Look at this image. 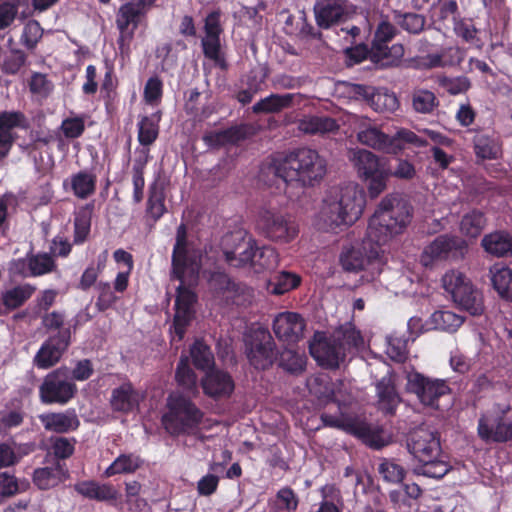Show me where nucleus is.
I'll return each instance as SVG.
<instances>
[{
    "mask_svg": "<svg viewBox=\"0 0 512 512\" xmlns=\"http://www.w3.org/2000/svg\"><path fill=\"white\" fill-rule=\"evenodd\" d=\"M413 217L411 204L398 195H387L369 220L368 236L381 246L402 234Z\"/></svg>",
    "mask_w": 512,
    "mask_h": 512,
    "instance_id": "obj_1",
    "label": "nucleus"
},
{
    "mask_svg": "<svg viewBox=\"0 0 512 512\" xmlns=\"http://www.w3.org/2000/svg\"><path fill=\"white\" fill-rule=\"evenodd\" d=\"M271 170L285 182L297 181L302 186L312 187L324 178L327 163L316 150L300 147L290 151L282 159L274 160Z\"/></svg>",
    "mask_w": 512,
    "mask_h": 512,
    "instance_id": "obj_2",
    "label": "nucleus"
},
{
    "mask_svg": "<svg viewBox=\"0 0 512 512\" xmlns=\"http://www.w3.org/2000/svg\"><path fill=\"white\" fill-rule=\"evenodd\" d=\"M407 448L421 464L415 469L417 474L440 479L449 472L450 465L440 459L442 449L437 431L427 426L413 429L407 436Z\"/></svg>",
    "mask_w": 512,
    "mask_h": 512,
    "instance_id": "obj_3",
    "label": "nucleus"
},
{
    "mask_svg": "<svg viewBox=\"0 0 512 512\" xmlns=\"http://www.w3.org/2000/svg\"><path fill=\"white\" fill-rule=\"evenodd\" d=\"M355 166L358 174L366 184L370 198H377L387 187L392 175L386 159L380 158L368 150H359L355 155ZM393 175L401 179H412L415 168L406 160H399Z\"/></svg>",
    "mask_w": 512,
    "mask_h": 512,
    "instance_id": "obj_4",
    "label": "nucleus"
},
{
    "mask_svg": "<svg viewBox=\"0 0 512 512\" xmlns=\"http://www.w3.org/2000/svg\"><path fill=\"white\" fill-rule=\"evenodd\" d=\"M366 205L363 188L356 184L341 187L335 196L324 200L322 215L331 230L354 224L362 215Z\"/></svg>",
    "mask_w": 512,
    "mask_h": 512,
    "instance_id": "obj_5",
    "label": "nucleus"
},
{
    "mask_svg": "<svg viewBox=\"0 0 512 512\" xmlns=\"http://www.w3.org/2000/svg\"><path fill=\"white\" fill-rule=\"evenodd\" d=\"M166 407L162 424L171 436L190 435L203 421V411L190 397L182 393H171L167 398Z\"/></svg>",
    "mask_w": 512,
    "mask_h": 512,
    "instance_id": "obj_6",
    "label": "nucleus"
},
{
    "mask_svg": "<svg viewBox=\"0 0 512 512\" xmlns=\"http://www.w3.org/2000/svg\"><path fill=\"white\" fill-rule=\"evenodd\" d=\"M512 406L510 403H494L480 414L477 435L486 444L512 442Z\"/></svg>",
    "mask_w": 512,
    "mask_h": 512,
    "instance_id": "obj_7",
    "label": "nucleus"
},
{
    "mask_svg": "<svg viewBox=\"0 0 512 512\" xmlns=\"http://www.w3.org/2000/svg\"><path fill=\"white\" fill-rule=\"evenodd\" d=\"M357 138L363 145L388 153L397 154L402 151L405 144L416 147H425L427 140L420 138L416 133L408 129H400L394 136H389L378 127L362 123Z\"/></svg>",
    "mask_w": 512,
    "mask_h": 512,
    "instance_id": "obj_8",
    "label": "nucleus"
},
{
    "mask_svg": "<svg viewBox=\"0 0 512 512\" xmlns=\"http://www.w3.org/2000/svg\"><path fill=\"white\" fill-rule=\"evenodd\" d=\"M243 343L248 363L255 370L265 371L276 363L279 350L267 328L249 329L244 334Z\"/></svg>",
    "mask_w": 512,
    "mask_h": 512,
    "instance_id": "obj_9",
    "label": "nucleus"
},
{
    "mask_svg": "<svg viewBox=\"0 0 512 512\" xmlns=\"http://www.w3.org/2000/svg\"><path fill=\"white\" fill-rule=\"evenodd\" d=\"M442 283L445 291L461 309L473 316L483 313L482 295L463 273L457 270L448 271L444 274Z\"/></svg>",
    "mask_w": 512,
    "mask_h": 512,
    "instance_id": "obj_10",
    "label": "nucleus"
},
{
    "mask_svg": "<svg viewBox=\"0 0 512 512\" xmlns=\"http://www.w3.org/2000/svg\"><path fill=\"white\" fill-rule=\"evenodd\" d=\"M156 0H129L120 6L116 15V25L119 30L117 39L118 49L122 57L130 53V45L134 38L142 17L145 16L147 8L152 6Z\"/></svg>",
    "mask_w": 512,
    "mask_h": 512,
    "instance_id": "obj_11",
    "label": "nucleus"
},
{
    "mask_svg": "<svg viewBox=\"0 0 512 512\" xmlns=\"http://www.w3.org/2000/svg\"><path fill=\"white\" fill-rule=\"evenodd\" d=\"M199 272H196L195 278L185 273L182 278L176 279L179 285L176 288L175 314L173 318V327L175 334L182 339L186 328L194 318V305L197 302V295L193 288L197 285Z\"/></svg>",
    "mask_w": 512,
    "mask_h": 512,
    "instance_id": "obj_12",
    "label": "nucleus"
},
{
    "mask_svg": "<svg viewBox=\"0 0 512 512\" xmlns=\"http://www.w3.org/2000/svg\"><path fill=\"white\" fill-rule=\"evenodd\" d=\"M382 252L381 245L374 242L367 233L361 243L343 248L340 264L345 271L357 273L370 266L378 267Z\"/></svg>",
    "mask_w": 512,
    "mask_h": 512,
    "instance_id": "obj_13",
    "label": "nucleus"
},
{
    "mask_svg": "<svg viewBox=\"0 0 512 512\" xmlns=\"http://www.w3.org/2000/svg\"><path fill=\"white\" fill-rule=\"evenodd\" d=\"M77 386L68 380L66 368L49 372L39 386V398L43 404L65 405L75 397Z\"/></svg>",
    "mask_w": 512,
    "mask_h": 512,
    "instance_id": "obj_14",
    "label": "nucleus"
},
{
    "mask_svg": "<svg viewBox=\"0 0 512 512\" xmlns=\"http://www.w3.org/2000/svg\"><path fill=\"white\" fill-rule=\"evenodd\" d=\"M257 229L265 238L277 243H289L299 233L298 225L290 216L271 210L260 213Z\"/></svg>",
    "mask_w": 512,
    "mask_h": 512,
    "instance_id": "obj_15",
    "label": "nucleus"
},
{
    "mask_svg": "<svg viewBox=\"0 0 512 512\" xmlns=\"http://www.w3.org/2000/svg\"><path fill=\"white\" fill-rule=\"evenodd\" d=\"M467 248L466 241L459 236L442 234L424 248L420 262L425 267H431L437 261L462 259Z\"/></svg>",
    "mask_w": 512,
    "mask_h": 512,
    "instance_id": "obj_16",
    "label": "nucleus"
},
{
    "mask_svg": "<svg viewBox=\"0 0 512 512\" xmlns=\"http://www.w3.org/2000/svg\"><path fill=\"white\" fill-rule=\"evenodd\" d=\"M195 278L199 272V265L196 257L189 249L188 232L184 223H181L176 230V239L171 259V279H180L185 273Z\"/></svg>",
    "mask_w": 512,
    "mask_h": 512,
    "instance_id": "obj_17",
    "label": "nucleus"
},
{
    "mask_svg": "<svg viewBox=\"0 0 512 512\" xmlns=\"http://www.w3.org/2000/svg\"><path fill=\"white\" fill-rule=\"evenodd\" d=\"M71 328L60 330L48 336L41 344L33 358V364L38 369H49L55 366L71 345Z\"/></svg>",
    "mask_w": 512,
    "mask_h": 512,
    "instance_id": "obj_18",
    "label": "nucleus"
},
{
    "mask_svg": "<svg viewBox=\"0 0 512 512\" xmlns=\"http://www.w3.org/2000/svg\"><path fill=\"white\" fill-rule=\"evenodd\" d=\"M407 391L416 394L420 402L426 406L438 409L440 397L451 392L444 380H432L419 372L407 376Z\"/></svg>",
    "mask_w": 512,
    "mask_h": 512,
    "instance_id": "obj_19",
    "label": "nucleus"
},
{
    "mask_svg": "<svg viewBox=\"0 0 512 512\" xmlns=\"http://www.w3.org/2000/svg\"><path fill=\"white\" fill-rule=\"evenodd\" d=\"M311 356L324 369H337L345 360L344 344L333 337H318L309 346Z\"/></svg>",
    "mask_w": 512,
    "mask_h": 512,
    "instance_id": "obj_20",
    "label": "nucleus"
},
{
    "mask_svg": "<svg viewBox=\"0 0 512 512\" xmlns=\"http://www.w3.org/2000/svg\"><path fill=\"white\" fill-rule=\"evenodd\" d=\"M220 11L210 12L204 23L205 36L201 40V47L204 56L212 60L217 66L222 69L227 67L226 61L221 53L220 35L223 28L220 24Z\"/></svg>",
    "mask_w": 512,
    "mask_h": 512,
    "instance_id": "obj_21",
    "label": "nucleus"
},
{
    "mask_svg": "<svg viewBox=\"0 0 512 512\" xmlns=\"http://www.w3.org/2000/svg\"><path fill=\"white\" fill-rule=\"evenodd\" d=\"M348 0H317L313 7L316 24L329 29L344 20L348 12Z\"/></svg>",
    "mask_w": 512,
    "mask_h": 512,
    "instance_id": "obj_22",
    "label": "nucleus"
},
{
    "mask_svg": "<svg viewBox=\"0 0 512 512\" xmlns=\"http://www.w3.org/2000/svg\"><path fill=\"white\" fill-rule=\"evenodd\" d=\"M306 323L296 312L279 313L273 321V331L277 338L287 343H297L303 336Z\"/></svg>",
    "mask_w": 512,
    "mask_h": 512,
    "instance_id": "obj_23",
    "label": "nucleus"
},
{
    "mask_svg": "<svg viewBox=\"0 0 512 512\" xmlns=\"http://www.w3.org/2000/svg\"><path fill=\"white\" fill-rule=\"evenodd\" d=\"M201 387L205 395L213 399L228 398L235 389L232 376L220 369H209L201 379Z\"/></svg>",
    "mask_w": 512,
    "mask_h": 512,
    "instance_id": "obj_24",
    "label": "nucleus"
},
{
    "mask_svg": "<svg viewBox=\"0 0 512 512\" xmlns=\"http://www.w3.org/2000/svg\"><path fill=\"white\" fill-rule=\"evenodd\" d=\"M347 426L349 435L357 438L372 449L379 450L389 443L381 426L373 425L358 417H354L351 425Z\"/></svg>",
    "mask_w": 512,
    "mask_h": 512,
    "instance_id": "obj_25",
    "label": "nucleus"
},
{
    "mask_svg": "<svg viewBox=\"0 0 512 512\" xmlns=\"http://www.w3.org/2000/svg\"><path fill=\"white\" fill-rule=\"evenodd\" d=\"M69 477L67 465L64 462L53 461L49 466L36 468L32 480L38 489L49 490L64 483Z\"/></svg>",
    "mask_w": 512,
    "mask_h": 512,
    "instance_id": "obj_26",
    "label": "nucleus"
},
{
    "mask_svg": "<svg viewBox=\"0 0 512 512\" xmlns=\"http://www.w3.org/2000/svg\"><path fill=\"white\" fill-rule=\"evenodd\" d=\"M38 418L46 431L57 434L75 431L80 426V421L74 410L48 412L39 415Z\"/></svg>",
    "mask_w": 512,
    "mask_h": 512,
    "instance_id": "obj_27",
    "label": "nucleus"
},
{
    "mask_svg": "<svg viewBox=\"0 0 512 512\" xmlns=\"http://www.w3.org/2000/svg\"><path fill=\"white\" fill-rule=\"evenodd\" d=\"M73 488L81 496L100 502L115 501L119 497V492L112 484H100L95 480L79 481Z\"/></svg>",
    "mask_w": 512,
    "mask_h": 512,
    "instance_id": "obj_28",
    "label": "nucleus"
},
{
    "mask_svg": "<svg viewBox=\"0 0 512 512\" xmlns=\"http://www.w3.org/2000/svg\"><path fill=\"white\" fill-rule=\"evenodd\" d=\"M474 152L482 160L497 159L502 154L500 136L495 131H480L473 138Z\"/></svg>",
    "mask_w": 512,
    "mask_h": 512,
    "instance_id": "obj_29",
    "label": "nucleus"
},
{
    "mask_svg": "<svg viewBox=\"0 0 512 512\" xmlns=\"http://www.w3.org/2000/svg\"><path fill=\"white\" fill-rule=\"evenodd\" d=\"M378 409L386 415H394L401 403V397L391 378L383 377L376 384Z\"/></svg>",
    "mask_w": 512,
    "mask_h": 512,
    "instance_id": "obj_30",
    "label": "nucleus"
},
{
    "mask_svg": "<svg viewBox=\"0 0 512 512\" xmlns=\"http://www.w3.org/2000/svg\"><path fill=\"white\" fill-rule=\"evenodd\" d=\"M255 248L256 240L251 237L242 238L234 249L224 251L225 261L235 268L251 267Z\"/></svg>",
    "mask_w": 512,
    "mask_h": 512,
    "instance_id": "obj_31",
    "label": "nucleus"
},
{
    "mask_svg": "<svg viewBox=\"0 0 512 512\" xmlns=\"http://www.w3.org/2000/svg\"><path fill=\"white\" fill-rule=\"evenodd\" d=\"M298 94L286 93L275 94L272 93L265 98L260 99L252 106V111L255 114H275L283 111L284 109L293 106L294 98Z\"/></svg>",
    "mask_w": 512,
    "mask_h": 512,
    "instance_id": "obj_32",
    "label": "nucleus"
},
{
    "mask_svg": "<svg viewBox=\"0 0 512 512\" xmlns=\"http://www.w3.org/2000/svg\"><path fill=\"white\" fill-rule=\"evenodd\" d=\"M110 404L116 412H131L137 404V394L132 383L127 381L113 389Z\"/></svg>",
    "mask_w": 512,
    "mask_h": 512,
    "instance_id": "obj_33",
    "label": "nucleus"
},
{
    "mask_svg": "<svg viewBox=\"0 0 512 512\" xmlns=\"http://www.w3.org/2000/svg\"><path fill=\"white\" fill-rule=\"evenodd\" d=\"M404 55V47L402 44H394L382 47L371 48L370 60L379 68H388L397 66Z\"/></svg>",
    "mask_w": 512,
    "mask_h": 512,
    "instance_id": "obj_34",
    "label": "nucleus"
},
{
    "mask_svg": "<svg viewBox=\"0 0 512 512\" xmlns=\"http://www.w3.org/2000/svg\"><path fill=\"white\" fill-rule=\"evenodd\" d=\"M69 183L75 197L87 199L96 191L97 176L92 171L80 170L70 176Z\"/></svg>",
    "mask_w": 512,
    "mask_h": 512,
    "instance_id": "obj_35",
    "label": "nucleus"
},
{
    "mask_svg": "<svg viewBox=\"0 0 512 512\" xmlns=\"http://www.w3.org/2000/svg\"><path fill=\"white\" fill-rule=\"evenodd\" d=\"M36 287L30 283H24L6 290L2 294L3 306L9 312L22 307L35 293Z\"/></svg>",
    "mask_w": 512,
    "mask_h": 512,
    "instance_id": "obj_36",
    "label": "nucleus"
},
{
    "mask_svg": "<svg viewBox=\"0 0 512 512\" xmlns=\"http://www.w3.org/2000/svg\"><path fill=\"white\" fill-rule=\"evenodd\" d=\"M493 288L499 296L512 301V269L501 264H494L490 268Z\"/></svg>",
    "mask_w": 512,
    "mask_h": 512,
    "instance_id": "obj_37",
    "label": "nucleus"
},
{
    "mask_svg": "<svg viewBox=\"0 0 512 512\" xmlns=\"http://www.w3.org/2000/svg\"><path fill=\"white\" fill-rule=\"evenodd\" d=\"M302 278L291 271H280L269 281L268 289L273 295H284L300 286Z\"/></svg>",
    "mask_w": 512,
    "mask_h": 512,
    "instance_id": "obj_38",
    "label": "nucleus"
},
{
    "mask_svg": "<svg viewBox=\"0 0 512 512\" xmlns=\"http://www.w3.org/2000/svg\"><path fill=\"white\" fill-rule=\"evenodd\" d=\"M161 116V111H157L151 116H143L139 121L138 141L142 146L149 147L157 140Z\"/></svg>",
    "mask_w": 512,
    "mask_h": 512,
    "instance_id": "obj_39",
    "label": "nucleus"
},
{
    "mask_svg": "<svg viewBox=\"0 0 512 512\" xmlns=\"http://www.w3.org/2000/svg\"><path fill=\"white\" fill-rule=\"evenodd\" d=\"M299 128L306 134H325L339 129L337 121L329 116H309L299 123Z\"/></svg>",
    "mask_w": 512,
    "mask_h": 512,
    "instance_id": "obj_40",
    "label": "nucleus"
},
{
    "mask_svg": "<svg viewBox=\"0 0 512 512\" xmlns=\"http://www.w3.org/2000/svg\"><path fill=\"white\" fill-rule=\"evenodd\" d=\"M482 246L488 253L501 257L512 254V237L504 232H495L485 235Z\"/></svg>",
    "mask_w": 512,
    "mask_h": 512,
    "instance_id": "obj_41",
    "label": "nucleus"
},
{
    "mask_svg": "<svg viewBox=\"0 0 512 512\" xmlns=\"http://www.w3.org/2000/svg\"><path fill=\"white\" fill-rule=\"evenodd\" d=\"M278 366L293 375H300L306 369L307 357L304 353L295 350L284 349L279 351Z\"/></svg>",
    "mask_w": 512,
    "mask_h": 512,
    "instance_id": "obj_42",
    "label": "nucleus"
},
{
    "mask_svg": "<svg viewBox=\"0 0 512 512\" xmlns=\"http://www.w3.org/2000/svg\"><path fill=\"white\" fill-rule=\"evenodd\" d=\"M149 150L143 151V155L136 157L132 167L133 201L138 204L144 198L145 168L148 163Z\"/></svg>",
    "mask_w": 512,
    "mask_h": 512,
    "instance_id": "obj_43",
    "label": "nucleus"
},
{
    "mask_svg": "<svg viewBox=\"0 0 512 512\" xmlns=\"http://www.w3.org/2000/svg\"><path fill=\"white\" fill-rule=\"evenodd\" d=\"M278 262L279 256L275 248L266 245L258 247L256 244L251 266L256 273L273 269L278 265Z\"/></svg>",
    "mask_w": 512,
    "mask_h": 512,
    "instance_id": "obj_44",
    "label": "nucleus"
},
{
    "mask_svg": "<svg viewBox=\"0 0 512 512\" xmlns=\"http://www.w3.org/2000/svg\"><path fill=\"white\" fill-rule=\"evenodd\" d=\"M142 461L139 456L135 454H121L119 455L105 470L104 475L111 477L117 474L134 473L140 468Z\"/></svg>",
    "mask_w": 512,
    "mask_h": 512,
    "instance_id": "obj_45",
    "label": "nucleus"
},
{
    "mask_svg": "<svg viewBox=\"0 0 512 512\" xmlns=\"http://www.w3.org/2000/svg\"><path fill=\"white\" fill-rule=\"evenodd\" d=\"M486 225L485 214L477 209L466 213L460 222V231L467 237L477 238Z\"/></svg>",
    "mask_w": 512,
    "mask_h": 512,
    "instance_id": "obj_46",
    "label": "nucleus"
},
{
    "mask_svg": "<svg viewBox=\"0 0 512 512\" xmlns=\"http://www.w3.org/2000/svg\"><path fill=\"white\" fill-rule=\"evenodd\" d=\"M166 211L164 190L156 183H153L149 187L146 214L151 217L154 222H157Z\"/></svg>",
    "mask_w": 512,
    "mask_h": 512,
    "instance_id": "obj_47",
    "label": "nucleus"
},
{
    "mask_svg": "<svg viewBox=\"0 0 512 512\" xmlns=\"http://www.w3.org/2000/svg\"><path fill=\"white\" fill-rule=\"evenodd\" d=\"M270 506L275 512H296L299 497L291 487L285 486L277 491L275 498L270 501Z\"/></svg>",
    "mask_w": 512,
    "mask_h": 512,
    "instance_id": "obj_48",
    "label": "nucleus"
},
{
    "mask_svg": "<svg viewBox=\"0 0 512 512\" xmlns=\"http://www.w3.org/2000/svg\"><path fill=\"white\" fill-rule=\"evenodd\" d=\"M192 363L199 370L211 369L214 355L211 348L202 340H196L190 348Z\"/></svg>",
    "mask_w": 512,
    "mask_h": 512,
    "instance_id": "obj_49",
    "label": "nucleus"
},
{
    "mask_svg": "<svg viewBox=\"0 0 512 512\" xmlns=\"http://www.w3.org/2000/svg\"><path fill=\"white\" fill-rule=\"evenodd\" d=\"M453 30L456 36L461 38L464 42L477 48L482 47L483 43L478 37L479 30L475 27L472 19H455Z\"/></svg>",
    "mask_w": 512,
    "mask_h": 512,
    "instance_id": "obj_50",
    "label": "nucleus"
},
{
    "mask_svg": "<svg viewBox=\"0 0 512 512\" xmlns=\"http://www.w3.org/2000/svg\"><path fill=\"white\" fill-rule=\"evenodd\" d=\"M439 106L436 95L427 89H416L412 93V107L417 113L431 114Z\"/></svg>",
    "mask_w": 512,
    "mask_h": 512,
    "instance_id": "obj_51",
    "label": "nucleus"
},
{
    "mask_svg": "<svg viewBox=\"0 0 512 512\" xmlns=\"http://www.w3.org/2000/svg\"><path fill=\"white\" fill-rule=\"evenodd\" d=\"M178 386L190 393L197 392V375L189 366L187 359L181 358L175 371Z\"/></svg>",
    "mask_w": 512,
    "mask_h": 512,
    "instance_id": "obj_52",
    "label": "nucleus"
},
{
    "mask_svg": "<svg viewBox=\"0 0 512 512\" xmlns=\"http://www.w3.org/2000/svg\"><path fill=\"white\" fill-rule=\"evenodd\" d=\"M464 319L452 311H435L431 315V322L437 330L446 332H455L462 324Z\"/></svg>",
    "mask_w": 512,
    "mask_h": 512,
    "instance_id": "obj_53",
    "label": "nucleus"
},
{
    "mask_svg": "<svg viewBox=\"0 0 512 512\" xmlns=\"http://www.w3.org/2000/svg\"><path fill=\"white\" fill-rule=\"evenodd\" d=\"M30 276L38 277L53 272L56 269V263L48 253H29Z\"/></svg>",
    "mask_w": 512,
    "mask_h": 512,
    "instance_id": "obj_54",
    "label": "nucleus"
},
{
    "mask_svg": "<svg viewBox=\"0 0 512 512\" xmlns=\"http://www.w3.org/2000/svg\"><path fill=\"white\" fill-rule=\"evenodd\" d=\"M92 212L88 209H81L74 217L73 243L76 245L84 243L91 230Z\"/></svg>",
    "mask_w": 512,
    "mask_h": 512,
    "instance_id": "obj_55",
    "label": "nucleus"
},
{
    "mask_svg": "<svg viewBox=\"0 0 512 512\" xmlns=\"http://www.w3.org/2000/svg\"><path fill=\"white\" fill-rule=\"evenodd\" d=\"M27 63V54L18 48H11L4 56L1 70L5 75H16Z\"/></svg>",
    "mask_w": 512,
    "mask_h": 512,
    "instance_id": "obj_56",
    "label": "nucleus"
},
{
    "mask_svg": "<svg viewBox=\"0 0 512 512\" xmlns=\"http://www.w3.org/2000/svg\"><path fill=\"white\" fill-rule=\"evenodd\" d=\"M386 354L397 362L404 363L408 358V339L392 334L387 338Z\"/></svg>",
    "mask_w": 512,
    "mask_h": 512,
    "instance_id": "obj_57",
    "label": "nucleus"
},
{
    "mask_svg": "<svg viewBox=\"0 0 512 512\" xmlns=\"http://www.w3.org/2000/svg\"><path fill=\"white\" fill-rule=\"evenodd\" d=\"M51 451L54 456L53 461H64L69 459L75 452L77 443L74 437L67 438L63 436L51 437Z\"/></svg>",
    "mask_w": 512,
    "mask_h": 512,
    "instance_id": "obj_58",
    "label": "nucleus"
},
{
    "mask_svg": "<svg viewBox=\"0 0 512 512\" xmlns=\"http://www.w3.org/2000/svg\"><path fill=\"white\" fill-rule=\"evenodd\" d=\"M378 472L385 482L399 484L405 478L406 470L392 459H383L379 464Z\"/></svg>",
    "mask_w": 512,
    "mask_h": 512,
    "instance_id": "obj_59",
    "label": "nucleus"
},
{
    "mask_svg": "<svg viewBox=\"0 0 512 512\" xmlns=\"http://www.w3.org/2000/svg\"><path fill=\"white\" fill-rule=\"evenodd\" d=\"M28 127L26 116L21 111L0 112V133L12 134V129Z\"/></svg>",
    "mask_w": 512,
    "mask_h": 512,
    "instance_id": "obj_60",
    "label": "nucleus"
},
{
    "mask_svg": "<svg viewBox=\"0 0 512 512\" xmlns=\"http://www.w3.org/2000/svg\"><path fill=\"white\" fill-rule=\"evenodd\" d=\"M42 36L43 29L40 23L36 20H29L23 27L20 42L28 50H34Z\"/></svg>",
    "mask_w": 512,
    "mask_h": 512,
    "instance_id": "obj_61",
    "label": "nucleus"
},
{
    "mask_svg": "<svg viewBox=\"0 0 512 512\" xmlns=\"http://www.w3.org/2000/svg\"><path fill=\"white\" fill-rule=\"evenodd\" d=\"M370 106L376 112H393L398 108L399 102L395 94L377 89Z\"/></svg>",
    "mask_w": 512,
    "mask_h": 512,
    "instance_id": "obj_62",
    "label": "nucleus"
},
{
    "mask_svg": "<svg viewBox=\"0 0 512 512\" xmlns=\"http://www.w3.org/2000/svg\"><path fill=\"white\" fill-rule=\"evenodd\" d=\"M26 416L22 405H17L11 410L0 413V431L10 430L21 426Z\"/></svg>",
    "mask_w": 512,
    "mask_h": 512,
    "instance_id": "obj_63",
    "label": "nucleus"
},
{
    "mask_svg": "<svg viewBox=\"0 0 512 512\" xmlns=\"http://www.w3.org/2000/svg\"><path fill=\"white\" fill-rule=\"evenodd\" d=\"M96 289L98 291V297L95 303L96 308L100 312H104L111 308L116 301L118 300V297L115 295V293L112 291L111 285L109 282H98L96 284Z\"/></svg>",
    "mask_w": 512,
    "mask_h": 512,
    "instance_id": "obj_64",
    "label": "nucleus"
}]
</instances>
